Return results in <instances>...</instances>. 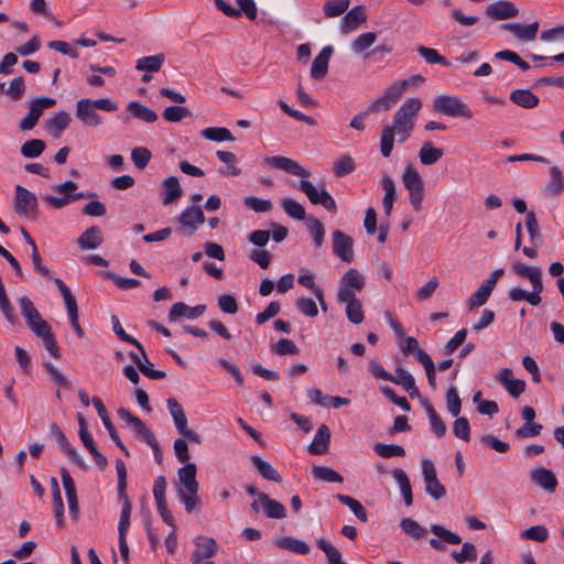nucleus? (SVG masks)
<instances>
[{
  "instance_id": "35",
  "label": "nucleus",
  "mask_w": 564,
  "mask_h": 564,
  "mask_svg": "<svg viewBox=\"0 0 564 564\" xmlns=\"http://www.w3.org/2000/svg\"><path fill=\"white\" fill-rule=\"evenodd\" d=\"M392 476L400 487L405 506L410 507L413 503L412 487L406 473L401 468L392 470Z\"/></svg>"
},
{
  "instance_id": "31",
  "label": "nucleus",
  "mask_w": 564,
  "mask_h": 564,
  "mask_svg": "<svg viewBox=\"0 0 564 564\" xmlns=\"http://www.w3.org/2000/svg\"><path fill=\"white\" fill-rule=\"evenodd\" d=\"M564 189V177L561 169L556 165L550 169V180L544 185V193L550 196H556Z\"/></svg>"
},
{
  "instance_id": "1",
  "label": "nucleus",
  "mask_w": 564,
  "mask_h": 564,
  "mask_svg": "<svg viewBox=\"0 0 564 564\" xmlns=\"http://www.w3.org/2000/svg\"><path fill=\"white\" fill-rule=\"evenodd\" d=\"M421 109L422 100L420 98H408L393 115L392 123L382 128L380 153L383 158L391 155L395 137L400 143L405 142L411 137Z\"/></svg>"
},
{
  "instance_id": "30",
  "label": "nucleus",
  "mask_w": 564,
  "mask_h": 564,
  "mask_svg": "<svg viewBox=\"0 0 564 564\" xmlns=\"http://www.w3.org/2000/svg\"><path fill=\"white\" fill-rule=\"evenodd\" d=\"M390 381L401 386L411 398L419 395V390L415 386L414 377L402 367H398L395 369V376H393V379Z\"/></svg>"
},
{
  "instance_id": "10",
  "label": "nucleus",
  "mask_w": 564,
  "mask_h": 564,
  "mask_svg": "<svg viewBox=\"0 0 564 564\" xmlns=\"http://www.w3.org/2000/svg\"><path fill=\"white\" fill-rule=\"evenodd\" d=\"M55 99L51 97H36L30 102V109L28 115L20 121L21 130H31L37 123L44 109L52 108L55 106Z\"/></svg>"
},
{
  "instance_id": "8",
  "label": "nucleus",
  "mask_w": 564,
  "mask_h": 564,
  "mask_svg": "<svg viewBox=\"0 0 564 564\" xmlns=\"http://www.w3.org/2000/svg\"><path fill=\"white\" fill-rule=\"evenodd\" d=\"M14 212L31 219H34L37 215L36 196L21 185L15 186Z\"/></svg>"
},
{
  "instance_id": "37",
  "label": "nucleus",
  "mask_w": 564,
  "mask_h": 564,
  "mask_svg": "<svg viewBox=\"0 0 564 564\" xmlns=\"http://www.w3.org/2000/svg\"><path fill=\"white\" fill-rule=\"evenodd\" d=\"M251 462L254 468L264 479L274 482H281L282 478L279 475L278 470L263 458H261L260 456H252Z\"/></svg>"
},
{
  "instance_id": "39",
  "label": "nucleus",
  "mask_w": 564,
  "mask_h": 564,
  "mask_svg": "<svg viewBox=\"0 0 564 564\" xmlns=\"http://www.w3.org/2000/svg\"><path fill=\"white\" fill-rule=\"evenodd\" d=\"M512 270L520 278L528 279L531 284L542 281V270L539 267H529L520 262H514Z\"/></svg>"
},
{
  "instance_id": "34",
  "label": "nucleus",
  "mask_w": 564,
  "mask_h": 564,
  "mask_svg": "<svg viewBox=\"0 0 564 564\" xmlns=\"http://www.w3.org/2000/svg\"><path fill=\"white\" fill-rule=\"evenodd\" d=\"M443 155V149L434 147L431 141L424 142L419 151V159L423 165H433L438 162Z\"/></svg>"
},
{
  "instance_id": "17",
  "label": "nucleus",
  "mask_w": 564,
  "mask_h": 564,
  "mask_svg": "<svg viewBox=\"0 0 564 564\" xmlns=\"http://www.w3.org/2000/svg\"><path fill=\"white\" fill-rule=\"evenodd\" d=\"M338 303H345V313L348 321L352 324H360L364 321V311L361 302L346 292L336 295Z\"/></svg>"
},
{
  "instance_id": "9",
  "label": "nucleus",
  "mask_w": 564,
  "mask_h": 564,
  "mask_svg": "<svg viewBox=\"0 0 564 564\" xmlns=\"http://www.w3.org/2000/svg\"><path fill=\"white\" fill-rule=\"evenodd\" d=\"M166 403H167V409L170 411V414L173 417V421H174V424H175V427L177 429V431L184 437H186L188 441H191L195 444H200L202 443L200 436L195 431L188 429L187 417L184 413L183 408L177 402V400L170 398V399H167Z\"/></svg>"
},
{
  "instance_id": "20",
  "label": "nucleus",
  "mask_w": 564,
  "mask_h": 564,
  "mask_svg": "<svg viewBox=\"0 0 564 564\" xmlns=\"http://www.w3.org/2000/svg\"><path fill=\"white\" fill-rule=\"evenodd\" d=\"M531 480L549 494L555 492L558 485L554 473L542 466L531 470Z\"/></svg>"
},
{
  "instance_id": "6",
  "label": "nucleus",
  "mask_w": 564,
  "mask_h": 564,
  "mask_svg": "<svg viewBox=\"0 0 564 564\" xmlns=\"http://www.w3.org/2000/svg\"><path fill=\"white\" fill-rule=\"evenodd\" d=\"M297 188L307 196L313 205H322L328 212H336V202L324 186L317 189L312 182L307 178H303L299 183Z\"/></svg>"
},
{
  "instance_id": "63",
  "label": "nucleus",
  "mask_w": 564,
  "mask_h": 564,
  "mask_svg": "<svg viewBox=\"0 0 564 564\" xmlns=\"http://www.w3.org/2000/svg\"><path fill=\"white\" fill-rule=\"evenodd\" d=\"M446 406L453 416H457L460 413L462 401L455 387H451L446 392Z\"/></svg>"
},
{
  "instance_id": "57",
  "label": "nucleus",
  "mask_w": 564,
  "mask_h": 564,
  "mask_svg": "<svg viewBox=\"0 0 564 564\" xmlns=\"http://www.w3.org/2000/svg\"><path fill=\"white\" fill-rule=\"evenodd\" d=\"M70 123V116L66 111L55 113L48 121V128L54 130L55 135L58 137Z\"/></svg>"
},
{
  "instance_id": "3",
  "label": "nucleus",
  "mask_w": 564,
  "mask_h": 564,
  "mask_svg": "<svg viewBox=\"0 0 564 564\" xmlns=\"http://www.w3.org/2000/svg\"><path fill=\"white\" fill-rule=\"evenodd\" d=\"M97 109L113 112L118 109V105L110 98L89 99L84 98L76 104V117L85 126L97 127L102 123V118Z\"/></svg>"
},
{
  "instance_id": "4",
  "label": "nucleus",
  "mask_w": 564,
  "mask_h": 564,
  "mask_svg": "<svg viewBox=\"0 0 564 564\" xmlns=\"http://www.w3.org/2000/svg\"><path fill=\"white\" fill-rule=\"evenodd\" d=\"M432 107L434 111L448 117L473 118L470 108L457 96L438 95L433 99Z\"/></svg>"
},
{
  "instance_id": "7",
  "label": "nucleus",
  "mask_w": 564,
  "mask_h": 564,
  "mask_svg": "<svg viewBox=\"0 0 564 564\" xmlns=\"http://www.w3.org/2000/svg\"><path fill=\"white\" fill-rule=\"evenodd\" d=\"M205 221V215L200 206L185 208L177 218L178 230L187 237L195 235L196 230Z\"/></svg>"
},
{
  "instance_id": "53",
  "label": "nucleus",
  "mask_w": 564,
  "mask_h": 564,
  "mask_svg": "<svg viewBox=\"0 0 564 564\" xmlns=\"http://www.w3.org/2000/svg\"><path fill=\"white\" fill-rule=\"evenodd\" d=\"M45 149V142L40 139H32L24 142L21 147V154L24 158H37L40 156Z\"/></svg>"
},
{
  "instance_id": "16",
  "label": "nucleus",
  "mask_w": 564,
  "mask_h": 564,
  "mask_svg": "<svg viewBox=\"0 0 564 564\" xmlns=\"http://www.w3.org/2000/svg\"><path fill=\"white\" fill-rule=\"evenodd\" d=\"M365 278L357 269H348L340 278L337 294L343 291L351 296H356L355 292H360L365 288Z\"/></svg>"
},
{
  "instance_id": "28",
  "label": "nucleus",
  "mask_w": 564,
  "mask_h": 564,
  "mask_svg": "<svg viewBox=\"0 0 564 564\" xmlns=\"http://www.w3.org/2000/svg\"><path fill=\"white\" fill-rule=\"evenodd\" d=\"M102 232L97 226L86 229L77 240L79 247L84 250L96 249L102 243Z\"/></svg>"
},
{
  "instance_id": "59",
  "label": "nucleus",
  "mask_w": 564,
  "mask_h": 564,
  "mask_svg": "<svg viewBox=\"0 0 564 564\" xmlns=\"http://www.w3.org/2000/svg\"><path fill=\"white\" fill-rule=\"evenodd\" d=\"M307 227L313 236L316 248H321L325 238V229L323 224L317 218L311 217L307 220Z\"/></svg>"
},
{
  "instance_id": "47",
  "label": "nucleus",
  "mask_w": 564,
  "mask_h": 564,
  "mask_svg": "<svg viewBox=\"0 0 564 564\" xmlns=\"http://www.w3.org/2000/svg\"><path fill=\"white\" fill-rule=\"evenodd\" d=\"M402 531L413 539H421L426 534V529L411 518H404L400 522Z\"/></svg>"
},
{
  "instance_id": "50",
  "label": "nucleus",
  "mask_w": 564,
  "mask_h": 564,
  "mask_svg": "<svg viewBox=\"0 0 564 564\" xmlns=\"http://www.w3.org/2000/svg\"><path fill=\"white\" fill-rule=\"evenodd\" d=\"M377 40V34L375 32H366L358 35L351 43V50L356 54H360L368 50L370 46L375 44Z\"/></svg>"
},
{
  "instance_id": "13",
  "label": "nucleus",
  "mask_w": 564,
  "mask_h": 564,
  "mask_svg": "<svg viewBox=\"0 0 564 564\" xmlns=\"http://www.w3.org/2000/svg\"><path fill=\"white\" fill-rule=\"evenodd\" d=\"M333 251L344 262L351 263L354 261V240L350 236L341 230H335L332 234Z\"/></svg>"
},
{
  "instance_id": "41",
  "label": "nucleus",
  "mask_w": 564,
  "mask_h": 564,
  "mask_svg": "<svg viewBox=\"0 0 564 564\" xmlns=\"http://www.w3.org/2000/svg\"><path fill=\"white\" fill-rule=\"evenodd\" d=\"M312 475L315 479L325 481V482H339L344 481V478L340 474H338L335 469L327 466H314L312 469Z\"/></svg>"
},
{
  "instance_id": "54",
  "label": "nucleus",
  "mask_w": 564,
  "mask_h": 564,
  "mask_svg": "<svg viewBox=\"0 0 564 564\" xmlns=\"http://www.w3.org/2000/svg\"><path fill=\"white\" fill-rule=\"evenodd\" d=\"M318 547L326 554L329 564H344L340 551L332 542L322 538L317 541Z\"/></svg>"
},
{
  "instance_id": "29",
  "label": "nucleus",
  "mask_w": 564,
  "mask_h": 564,
  "mask_svg": "<svg viewBox=\"0 0 564 564\" xmlns=\"http://www.w3.org/2000/svg\"><path fill=\"white\" fill-rule=\"evenodd\" d=\"M259 501L267 517L271 519H283L286 517L285 507L281 502L271 499L267 494L259 495Z\"/></svg>"
},
{
  "instance_id": "22",
  "label": "nucleus",
  "mask_w": 564,
  "mask_h": 564,
  "mask_svg": "<svg viewBox=\"0 0 564 564\" xmlns=\"http://www.w3.org/2000/svg\"><path fill=\"white\" fill-rule=\"evenodd\" d=\"M497 380L512 398H519L525 390V382L520 379H514L512 370L509 368H502L497 375Z\"/></svg>"
},
{
  "instance_id": "60",
  "label": "nucleus",
  "mask_w": 564,
  "mask_h": 564,
  "mask_svg": "<svg viewBox=\"0 0 564 564\" xmlns=\"http://www.w3.org/2000/svg\"><path fill=\"white\" fill-rule=\"evenodd\" d=\"M151 151L144 147L134 148L131 151V160L137 169L143 170L151 160Z\"/></svg>"
},
{
  "instance_id": "51",
  "label": "nucleus",
  "mask_w": 564,
  "mask_h": 564,
  "mask_svg": "<svg viewBox=\"0 0 564 564\" xmlns=\"http://www.w3.org/2000/svg\"><path fill=\"white\" fill-rule=\"evenodd\" d=\"M401 349L404 355L414 354L420 364L423 358H431L430 355L420 347L417 339L412 336L404 340Z\"/></svg>"
},
{
  "instance_id": "21",
  "label": "nucleus",
  "mask_w": 564,
  "mask_h": 564,
  "mask_svg": "<svg viewBox=\"0 0 564 564\" xmlns=\"http://www.w3.org/2000/svg\"><path fill=\"white\" fill-rule=\"evenodd\" d=\"M367 21L366 9L364 6H355L350 10L346 11L341 23L340 31L343 34H348L355 31L360 24Z\"/></svg>"
},
{
  "instance_id": "48",
  "label": "nucleus",
  "mask_w": 564,
  "mask_h": 564,
  "mask_svg": "<svg viewBox=\"0 0 564 564\" xmlns=\"http://www.w3.org/2000/svg\"><path fill=\"white\" fill-rule=\"evenodd\" d=\"M162 116L167 122H180L184 118L191 117L192 111L183 106H170L164 109Z\"/></svg>"
},
{
  "instance_id": "61",
  "label": "nucleus",
  "mask_w": 564,
  "mask_h": 564,
  "mask_svg": "<svg viewBox=\"0 0 564 564\" xmlns=\"http://www.w3.org/2000/svg\"><path fill=\"white\" fill-rule=\"evenodd\" d=\"M410 86V80H400L390 85L383 93L387 98L394 105Z\"/></svg>"
},
{
  "instance_id": "19",
  "label": "nucleus",
  "mask_w": 564,
  "mask_h": 564,
  "mask_svg": "<svg viewBox=\"0 0 564 564\" xmlns=\"http://www.w3.org/2000/svg\"><path fill=\"white\" fill-rule=\"evenodd\" d=\"M539 25L538 21L530 24L511 22L501 24V29L511 32L519 41L532 42L536 37Z\"/></svg>"
},
{
  "instance_id": "27",
  "label": "nucleus",
  "mask_w": 564,
  "mask_h": 564,
  "mask_svg": "<svg viewBox=\"0 0 564 564\" xmlns=\"http://www.w3.org/2000/svg\"><path fill=\"white\" fill-rule=\"evenodd\" d=\"M163 189V205H170L176 202L183 195V188L175 176L165 178L162 183Z\"/></svg>"
},
{
  "instance_id": "36",
  "label": "nucleus",
  "mask_w": 564,
  "mask_h": 564,
  "mask_svg": "<svg viewBox=\"0 0 564 564\" xmlns=\"http://www.w3.org/2000/svg\"><path fill=\"white\" fill-rule=\"evenodd\" d=\"M165 61L164 54H155L151 56H144L137 59L135 69L140 72L154 73L159 72Z\"/></svg>"
},
{
  "instance_id": "24",
  "label": "nucleus",
  "mask_w": 564,
  "mask_h": 564,
  "mask_svg": "<svg viewBox=\"0 0 564 564\" xmlns=\"http://www.w3.org/2000/svg\"><path fill=\"white\" fill-rule=\"evenodd\" d=\"M486 13L496 20H506L517 17L519 10L509 1H497L487 7Z\"/></svg>"
},
{
  "instance_id": "43",
  "label": "nucleus",
  "mask_w": 564,
  "mask_h": 564,
  "mask_svg": "<svg viewBox=\"0 0 564 564\" xmlns=\"http://www.w3.org/2000/svg\"><path fill=\"white\" fill-rule=\"evenodd\" d=\"M492 291L494 289L489 284L484 282L469 297V310H474L476 307L484 305L490 297Z\"/></svg>"
},
{
  "instance_id": "2",
  "label": "nucleus",
  "mask_w": 564,
  "mask_h": 564,
  "mask_svg": "<svg viewBox=\"0 0 564 564\" xmlns=\"http://www.w3.org/2000/svg\"><path fill=\"white\" fill-rule=\"evenodd\" d=\"M197 468L194 463L184 464L177 470V479L180 486L177 488V496L184 503L186 512L191 513L200 508L202 501L198 496V481L196 480Z\"/></svg>"
},
{
  "instance_id": "52",
  "label": "nucleus",
  "mask_w": 564,
  "mask_h": 564,
  "mask_svg": "<svg viewBox=\"0 0 564 564\" xmlns=\"http://www.w3.org/2000/svg\"><path fill=\"white\" fill-rule=\"evenodd\" d=\"M283 210L291 218L296 220H303L305 218L304 207L293 198H283L281 202Z\"/></svg>"
},
{
  "instance_id": "14",
  "label": "nucleus",
  "mask_w": 564,
  "mask_h": 564,
  "mask_svg": "<svg viewBox=\"0 0 564 564\" xmlns=\"http://www.w3.org/2000/svg\"><path fill=\"white\" fill-rule=\"evenodd\" d=\"M30 329L43 340L45 349L50 352V355L58 359L61 358L59 348L56 344L55 337L52 333V328L50 324L45 321H37L36 324L31 325Z\"/></svg>"
},
{
  "instance_id": "32",
  "label": "nucleus",
  "mask_w": 564,
  "mask_h": 564,
  "mask_svg": "<svg viewBox=\"0 0 564 564\" xmlns=\"http://www.w3.org/2000/svg\"><path fill=\"white\" fill-rule=\"evenodd\" d=\"M127 110L133 118L148 123H152L158 120V115L154 110L137 100L130 101L127 106Z\"/></svg>"
},
{
  "instance_id": "64",
  "label": "nucleus",
  "mask_w": 564,
  "mask_h": 564,
  "mask_svg": "<svg viewBox=\"0 0 564 564\" xmlns=\"http://www.w3.org/2000/svg\"><path fill=\"white\" fill-rule=\"evenodd\" d=\"M243 204L256 213H268L272 209V203L269 199L258 198L256 196H247Z\"/></svg>"
},
{
  "instance_id": "23",
  "label": "nucleus",
  "mask_w": 564,
  "mask_h": 564,
  "mask_svg": "<svg viewBox=\"0 0 564 564\" xmlns=\"http://www.w3.org/2000/svg\"><path fill=\"white\" fill-rule=\"evenodd\" d=\"M334 48L330 45L323 47L318 55L313 59L311 67V77L316 80L323 79L328 72V62L333 55Z\"/></svg>"
},
{
  "instance_id": "56",
  "label": "nucleus",
  "mask_w": 564,
  "mask_h": 564,
  "mask_svg": "<svg viewBox=\"0 0 564 564\" xmlns=\"http://www.w3.org/2000/svg\"><path fill=\"white\" fill-rule=\"evenodd\" d=\"M425 410L429 415L431 426L433 432L436 436L442 437L446 433V425L444 424L443 420L440 417V415L434 410L433 405L429 402L425 403Z\"/></svg>"
},
{
  "instance_id": "25",
  "label": "nucleus",
  "mask_w": 564,
  "mask_h": 564,
  "mask_svg": "<svg viewBox=\"0 0 564 564\" xmlns=\"http://www.w3.org/2000/svg\"><path fill=\"white\" fill-rule=\"evenodd\" d=\"M205 310L206 306L203 304L191 307L183 302H177L172 305L169 312V318L171 321H174L178 317H187L189 319H194L200 316Z\"/></svg>"
},
{
  "instance_id": "46",
  "label": "nucleus",
  "mask_w": 564,
  "mask_h": 564,
  "mask_svg": "<svg viewBox=\"0 0 564 564\" xmlns=\"http://www.w3.org/2000/svg\"><path fill=\"white\" fill-rule=\"evenodd\" d=\"M279 546L296 554H307L310 546L306 542L291 536H285L278 542Z\"/></svg>"
},
{
  "instance_id": "11",
  "label": "nucleus",
  "mask_w": 564,
  "mask_h": 564,
  "mask_svg": "<svg viewBox=\"0 0 564 564\" xmlns=\"http://www.w3.org/2000/svg\"><path fill=\"white\" fill-rule=\"evenodd\" d=\"M422 473L427 495L435 500L443 498L446 495V489L437 479L435 466L431 460L422 462Z\"/></svg>"
},
{
  "instance_id": "40",
  "label": "nucleus",
  "mask_w": 564,
  "mask_h": 564,
  "mask_svg": "<svg viewBox=\"0 0 564 564\" xmlns=\"http://www.w3.org/2000/svg\"><path fill=\"white\" fill-rule=\"evenodd\" d=\"M335 498L343 505L347 506L360 521H368L367 511L357 499L343 494H337Z\"/></svg>"
},
{
  "instance_id": "62",
  "label": "nucleus",
  "mask_w": 564,
  "mask_h": 564,
  "mask_svg": "<svg viewBox=\"0 0 564 564\" xmlns=\"http://www.w3.org/2000/svg\"><path fill=\"white\" fill-rule=\"evenodd\" d=\"M431 531L443 542L448 544H459L462 539L454 532L445 529L440 524H433Z\"/></svg>"
},
{
  "instance_id": "45",
  "label": "nucleus",
  "mask_w": 564,
  "mask_h": 564,
  "mask_svg": "<svg viewBox=\"0 0 564 564\" xmlns=\"http://www.w3.org/2000/svg\"><path fill=\"white\" fill-rule=\"evenodd\" d=\"M111 325H112V329L115 332V334L123 341L126 343H129V344H132L133 346H135L139 351L141 352L142 357L145 358V351L143 349V346L140 344L139 340H137L135 338H133L132 336L128 335L123 327L121 326V323L118 318V316L116 315H112L111 316Z\"/></svg>"
},
{
  "instance_id": "26",
  "label": "nucleus",
  "mask_w": 564,
  "mask_h": 564,
  "mask_svg": "<svg viewBox=\"0 0 564 564\" xmlns=\"http://www.w3.org/2000/svg\"><path fill=\"white\" fill-rule=\"evenodd\" d=\"M330 442V431L326 424L319 425L313 442L308 446V451L313 455H322L328 451Z\"/></svg>"
},
{
  "instance_id": "33",
  "label": "nucleus",
  "mask_w": 564,
  "mask_h": 564,
  "mask_svg": "<svg viewBox=\"0 0 564 564\" xmlns=\"http://www.w3.org/2000/svg\"><path fill=\"white\" fill-rule=\"evenodd\" d=\"M510 100L525 109H532L539 105V97L529 89H516L511 91Z\"/></svg>"
},
{
  "instance_id": "15",
  "label": "nucleus",
  "mask_w": 564,
  "mask_h": 564,
  "mask_svg": "<svg viewBox=\"0 0 564 564\" xmlns=\"http://www.w3.org/2000/svg\"><path fill=\"white\" fill-rule=\"evenodd\" d=\"M118 415L133 430L137 436L141 437L145 443H151V441L153 442V437H155V435L141 419L133 415L124 408H120L118 410Z\"/></svg>"
},
{
  "instance_id": "12",
  "label": "nucleus",
  "mask_w": 564,
  "mask_h": 564,
  "mask_svg": "<svg viewBox=\"0 0 564 564\" xmlns=\"http://www.w3.org/2000/svg\"><path fill=\"white\" fill-rule=\"evenodd\" d=\"M264 163L269 167L281 170L302 178H308L311 176V172L308 170L300 165L296 161L283 155L268 156L265 158Z\"/></svg>"
},
{
  "instance_id": "58",
  "label": "nucleus",
  "mask_w": 564,
  "mask_h": 564,
  "mask_svg": "<svg viewBox=\"0 0 564 564\" xmlns=\"http://www.w3.org/2000/svg\"><path fill=\"white\" fill-rule=\"evenodd\" d=\"M417 52L429 64H441L444 66L451 65V63L444 56H442L435 48L420 46L417 48Z\"/></svg>"
},
{
  "instance_id": "5",
  "label": "nucleus",
  "mask_w": 564,
  "mask_h": 564,
  "mask_svg": "<svg viewBox=\"0 0 564 564\" xmlns=\"http://www.w3.org/2000/svg\"><path fill=\"white\" fill-rule=\"evenodd\" d=\"M402 182L409 192L410 205L416 213L421 212L424 199V182L422 176L413 166L409 165L402 174Z\"/></svg>"
},
{
  "instance_id": "38",
  "label": "nucleus",
  "mask_w": 564,
  "mask_h": 564,
  "mask_svg": "<svg viewBox=\"0 0 564 564\" xmlns=\"http://www.w3.org/2000/svg\"><path fill=\"white\" fill-rule=\"evenodd\" d=\"M19 305L21 310V314L25 318L26 325L31 327V325H34L37 323V321H42V316L40 315L39 311L35 308L34 304L28 296H21L19 300Z\"/></svg>"
},
{
  "instance_id": "55",
  "label": "nucleus",
  "mask_w": 564,
  "mask_h": 564,
  "mask_svg": "<svg viewBox=\"0 0 564 564\" xmlns=\"http://www.w3.org/2000/svg\"><path fill=\"white\" fill-rule=\"evenodd\" d=\"M373 449L383 458L405 455V449L401 445L376 443Z\"/></svg>"
},
{
  "instance_id": "44",
  "label": "nucleus",
  "mask_w": 564,
  "mask_h": 564,
  "mask_svg": "<svg viewBox=\"0 0 564 564\" xmlns=\"http://www.w3.org/2000/svg\"><path fill=\"white\" fill-rule=\"evenodd\" d=\"M350 4V0H327L323 6V12L326 18H336L345 13Z\"/></svg>"
},
{
  "instance_id": "42",
  "label": "nucleus",
  "mask_w": 564,
  "mask_h": 564,
  "mask_svg": "<svg viewBox=\"0 0 564 564\" xmlns=\"http://www.w3.org/2000/svg\"><path fill=\"white\" fill-rule=\"evenodd\" d=\"M356 169V163L350 154L341 155L334 162L333 172L337 177H344Z\"/></svg>"
},
{
  "instance_id": "18",
  "label": "nucleus",
  "mask_w": 564,
  "mask_h": 564,
  "mask_svg": "<svg viewBox=\"0 0 564 564\" xmlns=\"http://www.w3.org/2000/svg\"><path fill=\"white\" fill-rule=\"evenodd\" d=\"M195 550L192 555L194 564H199L204 560H209L217 552V543L209 536H197L195 539Z\"/></svg>"
},
{
  "instance_id": "49",
  "label": "nucleus",
  "mask_w": 564,
  "mask_h": 564,
  "mask_svg": "<svg viewBox=\"0 0 564 564\" xmlns=\"http://www.w3.org/2000/svg\"><path fill=\"white\" fill-rule=\"evenodd\" d=\"M202 135L210 141H232L234 137L227 128L209 127L202 131Z\"/></svg>"
}]
</instances>
